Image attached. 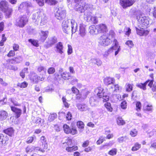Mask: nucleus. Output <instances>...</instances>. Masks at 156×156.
<instances>
[{
  "instance_id": "f257e3e1",
  "label": "nucleus",
  "mask_w": 156,
  "mask_h": 156,
  "mask_svg": "<svg viewBox=\"0 0 156 156\" xmlns=\"http://www.w3.org/2000/svg\"><path fill=\"white\" fill-rule=\"evenodd\" d=\"M115 34L112 30H110L106 35L100 37L98 40L99 44L102 46H107L112 42V38L114 37Z\"/></svg>"
},
{
  "instance_id": "f03ea898",
  "label": "nucleus",
  "mask_w": 156,
  "mask_h": 156,
  "mask_svg": "<svg viewBox=\"0 0 156 156\" xmlns=\"http://www.w3.org/2000/svg\"><path fill=\"white\" fill-rule=\"evenodd\" d=\"M113 43L114 44L105 52L103 55L104 57L107 58L109 55L114 52L115 55L116 56L121 50L120 46L119 45L118 42L116 39H114Z\"/></svg>"
},
{
  "instance_id": "7ed1b4c3",
  "label": "nucleus",
  "mask_w": 156,
  "mask_h": 156,
  "mask_svg": "<svg viewBox=\"0 0 156 156\" xmlns=\"http://www.w3.org/2000/svg\"><path fill=\"white\" fill-rule=\"evenodd\" d=\"M137 19L140 24L138 26L142 29L149 27L151 22V20L148 17L137 16Z\"/></svg>"
},
{
  "instance_id": "20e7f679",
  "label": "nucleus",
  "mask_w": 156,
  "mask_h": 156,
  "mask_svg": "<svg viewBox=\"0 0 156 156\" xmlns=\"http://www.w3.org/2000/svg\"><path fill=\"white\" fill-rule=\"evenodd\" d=\"M81 0H74L76 3L78 4V7L76 8L77 10L80 11L81 12H82L87 10L86 12H87V10L90 9L92 10L94 9L93 5L90 4H86L85 3H82L81 2Z\"/></svg>"
},
{
  "instance_id": "39448f33",
  "label": "nucleus",
  "mask_w": 156,
  "mask_h": 156,
  "mask_svg": "<svg viewBox=\"0 0 156 156\" xmlns=\"http://www.w3.org/2000/svg\"><path fill=\"white\" fill-rule=\"evenodd\" d=\"M62 146L63 148L69 152H71L78 149L77 146L73 145L72 140L70 139H69L66 142L63 143Z\"/></svg>"
},
{
  "instance_id": "423d86ee",
  "label": "nucleus",
  "mask_w": 156,
  "mask_h": 156,
  "mask_svg": "<svg viewBox=\"0 0 156 156\" xmlns=\"http://www.w3.org/2000/svg\"><path fill=\"white\" fill-rule=\"evenodd\" d=\"M94 92L99 98H102L104 102H106L109 100V97L106 95L104 89L101 87H98L95 89Z\"/></svg>"
},
{
  "instance_id": "0eeeda50",
  "label": "nucleus",
  "mask_w": 156,
  "mask_h": 156,
  "mask_svg": "<svg viewBox=\"0 0 156 156\" xmlns=\"http://www.w3.org/2000/svg\"><path fill=\"white\" fill-rule=\"evenodd\" d=\"M28 22V18L25 15H23L18 18L15 22V25L20 27H23Z\"/></svg>"
},
{
  "instance_id": "6e6552de",
  "label": "nucleus",
  "mask_w": 156,
  "mask_h": 156,
  "mask_svg": "<svg viewBox=\"0 0 156 156\" xmlns=\"http://www.w3.org/2000/svg\"><path fill=\"white\" fill-rule=\"evenodd\" d=\"M32 8V4L29 2H24L22 3L19 7V10L20 12L26 11L27 15L30 12V9Z\"/></svg>"
},
{
  "instance_id": "1a4fd4ad",
  "label": "nucleus",
  "mask_w": 156,
  "mask_h": 156,
  "mask_svg": "<svg viewBox=\"0 0 156 156\" xmlns=\"http://www.w3.org/2000/svg\"><path fill=\"white\" fill-rule=\"evenodd\" d=\"M63 48V44L61 42L57 43L54 48L55 52L60 54L61 57L62 59L64 58L65 55L64 53Z\"/></svg>"
},
{
  "instance_id": "9d476101",
  "label": "nucleus",
  "mask_w": 156,
  "mask_h": 156,
  "mask_svg": "<svg viewBox=\"0 0 156 156\" xmlns=\"http://www.w3.org/2000/svg\"><path fill=\"white\" fill-rule=\"evenodd\" d=\"M66 16V11L63 9L59 8L55 13L56 18L59 20L64 18Z\"/></svg>"
},
{
  "instance_id": "9b49d317",
  "label": "nucleus",
  "mask_w": 156,
  "mask_h": 156,
  "mask_svg": "<svg viewBox=\"0 0 156 156\" xmlns=\"http://www.w3.org/2000/svg\"><path fill=\"white\" fill-rule=\"evenodd\" d=\"M90 12H85L84 16L86 20L87 21H91L94 24L97 23L98 21L97 17L95 16H92Z\"/></svg>"
},
{
  "instance_id": "f8f14e48",
  "label": "nucleus",
  "mask_w": 156,
  "mask_h": 156,
  "mask_svg": "<svg viewBox=\"0 0 156 156\" xmlns=\"http://www.w3.org/2000/svg\"><path fill=\"white\" fill-rule=\"evenodd\" d=\"M134 2V0H120L119 3L123 8H126L132 6Z\"/></svg>"
},
{
  "instance_id": "ddd939ff",
  "label": "nucleus",
  "mask_w": 156,
  "mask_h": 156,
  "mask_svg": "<svg viewBox=\"0 0 156 156\" xmlns=\"http://www.w3.org/2000/svg\"><path fill=\"white\" fill-rule=\"evenodd\" d=\"M64 131L66 134L71 133L74 135L77 133V130L74 128H70L69 126L66 124H64L63 127Z\"/></svg>"
},
{
  "instance_id": "4468645a",
  "label": "nucleus",
  "mask_w": 156,
  "mask_h": 156,
  "mask_svg": "<svg viewBox=\"0 0 156 156\" xmlns=\"http://www.w3.org/2000/svg\"><path fill=\"white\" fill-rule=\"evenodd\" d=\"M96 27L98 33H104L108 31L107 27L105 24H100L97 25Z\"/></svg>"
},
{
  "instance_id": "2eb2a0df",
  "label": "nucleus",
  "mask_w": 156,
  "mask_h": 156,
  "mask_svg": "<svg viewBox=\"0 0 156 156\" xmlns=\"http://www.w3.org/2000/svg\"><path fill=\"white\" fill-rule=\"evenodd\" d=\"M69 24V22L68 20L64 21L62 23V29L64 32L68 34L70 31Z\"/></svg>"
},
{
  "instance_id": "dca6fc26",
  "label": "nucleus",
  "mask_w": 156,
  "mask_h": 156,
  "mask_svg": "<svg viewBox=\"0 0 156 156\" xmlns=\"http://www.w3.org/2000/svg\"><path fill=\"white\" fill-rule=\"evenodd\" d=\"M153 80H149L146 81L144 83H139L137 84L136 85L138 87L143 89V90H145L146 89V86L147 84L150 87H151L153 83Z\"/></svg>"
},
{
  "instance_id": "f3484780",
  "label": "nucleus",
  "mask_w": 156,
  "mask_h": 156,
  "mask_svg": "<svg viewBox=\"0 0 156 156\" xmlns=\"http://www.w3.org/2000/svg\"><path fill=\"white\" fill-rule=\"evenodd\" d=\"M103 82L105 85L108 86L110 84H113L115 82V80L113 78L106 77L104 79Z\"/></svg>"
},
{
  "instance_id": "a211bd4d",
  "label": "nucleus",
  "mask_w": 156,
  "mask_h": 156,
  "mask_svg": "<svg viewBox=\"0 0 156 156\" xmlns=\"http://www.w3.org/2000/svg\"><path fill=\"white\" fill-rule=\"evenodd\" d=\"M76 107L80 111H85L88 109L87 106L85 104L78 103L76 105Z\"/></svg>"
},
{
  "instance_id": "6ab92c4d",
  "label": "nucleus",
  "mask_w": 156,
  "mask_h": 156,
  "mask_svg": "<svg viewBox=\"0 0 156 156\" xmlns=\"http://www.w3.org/2000/svg\"><path fill=\"white\" fill-rule=\"evenodd\" d=\"M136 30L137 34L140 36H146L147 35L149 32L148 30H143L139 29L137 27H136Z\"/></svg>"
},
{
  "instance_id": "aec40b11",
  "label": "nucleus",
  "mask_w": 156,
  "mask_h": 156,
  "mask_svg": "<svg viewBox=\"0 0 156 156\" xmlns=\"http://www.w3.org/2000/svg\"><path fill=\"white\" fill-rule=\"evenodd\" d=\"M48 31H44L41 30L40 33V39L42 42H44L48 37Z\"/></svg>"
},
{
  "instance_id": "412c9836",
  "label": "nucleus",
  "mask_w": 156,
  "mask_h": 156,
  "mask_svg": "<svg viewBox=\"0 0 156 156\" xmlns=\"http://www.w3.org/2000/svg\"><path fill=\"white\" fill-rule=\"evenodd\" d=\"M79 34L82 37H84L86 34L85 26L83 23L80 25Z\"/></svg>"
},
{
  "instance_id": "4be33fe9",
  "label": "nucleus",
  "mask_w": 156,
  "mask_h": 156,
  "mask_svg": "<svg viewBox=\"0 0 156 156\" xmlns=\"http://www.w3.org/2000/svg\"><path fill=\"white\" fill-rule=\"evenodd\" d=\"M71 32L72 34L75 33L77 30V24L75 21L72 19L71 21Z\"/></svg>"
},
{
  "instance_id": "5701e85b",
  "label": "nucleus",
  "mask_w": 156,
  "mask_h": 156,
  "mask_svg": "<svg viewBox=\"0 0 156 156\" xmlns=\"http://www.w3.org/2000/svg\"><path fill=\"white\" fill-rule=\"evenodd\" d=\"M48 146L47 144H42L40 147H36L37 152L39 151L42 153H44L45 150L47 149Z\"/></svg>"
},
{
  "instance_id": "b1692460",
  "label": "nucleus",
  "mask_w": 156,
  "mask_h": 156,
  "mask_svg": "<svg viewBox=\"0 0 156 156\" xmlns=\"http://www.w3.org/2000/svg\"><path fill=\"white\" fill-rule=\"evenodd\" d=\"M9 7H8V4L7 2L5 1H2L0 3V10L3 11L5 9H7Z\"/></svg>"
},
{
  "instance_id": "393cba45",
  "label": "nucleus",
  "mask_w": 156,
  "mask_h": 156,
  "mask_svg": "<svg viewBox=\"0 0 156 156\" xmlns=\"http://www.w3.org/2000/svg\"><path fill=\"white\" fill-rule=\"evenodd\" d=\"M89 31L91 35H94L98 34V31L97 29V27L94 25L90 26L89 28Z\"/></svg>"
},
{
  "instance_id": "a878e982",
  "label": "nucleus",
  "mask_w": 156,
  "mask_h": 156,
  "mask_svg": "<svg viewBox=\"0 0 156 156\" xmlns=\"http://www.w3.org/2000/svg\"><path fill=\"white\" fill-rule=\"evenodd\" d=\"M11 110L16 114V117L17 118L19 117L21 114L22 110L14 107L11 106Z\"/></svg>"
},
{
  "instance_id": "bb28decb",
  "label": "nucleus",
  "mask_w": 156,
  "mask_h": 156,
  "mask_svg": "<svg viewBox=\"0 0 156 156\" xmlns=\"http://www.w3.org/2000/svg\"><path fill=\"white\" fill-rule=\"evenodd\" d=\"M41 12H38L34 14L33 15L32 19L34 22L37 23L40 21V16Z\"/></svg>"
},
{
  "instance_id": "cd10ccee",
  "label": "nucleus",
  "mask_w": 156,
  "mask_h": 156,
  "mask_svg": "<svg viewBox=\"0 0 156 156\" xmlns=\"http://www.w3.org/2000/svg\"><path fill=\"white\" fill-rule=\"evenodd\" d=\"M39 17L40 21L41 20V25H44L47 22V17L42 12H41Z\"/></svg>"
},
{
  "instance_id": "c85d7f7f",
  "label": "nucleus",
  "mask_w": 156,
  "mask_h": 156,
  "mask_svg": "<svg viewBox=\"0 0 156 156\" xmlns=\"http://www.w3.org/2000/svg\"><path fill=\"white\" fill-rule=\"evenodd\" d=\"M8 115L6 112L4 110L0 111V120L3 121L6 119Z\"/></svg>"
},
{
  "instance_id": "c756f323",
  "label": "nucleus",
  "mask_w": 156,
  "mask_h": 156,
  "mask_svg": "<svg viewBox=\"0 0 156 156\" xmlns=\"http://www.w3.org/2000/svg\"><path fill=\"white\" fill-rule=\"evenodd\" d=\"M3 12L5 13V17L7 18H9L12 15V10L11 8L9 7L7 9L4 11Z\"/></svg>"
},
{
  "instance_id": "7c9ffc66",
  "label": "nucleus",
  "mask_w": 156,
  "mask_h": 156,
  "mask_svg": "<svg viewBox=\"0 0 156 156\" xmlns=\"http://www.w3.org/2000/svg\"><path fill=\"white\" fill-rule=\"evenodd\" d=\"M33 151L37 152L36 147L33 146H28L26 148V151L27 153L31 152Z\"/></svg>"
},
{
  "instance_id": "2f4dec72",
  "label": "nucleus",
  "mask_w": 156,
  "mask_h": 156,
  "mask_svg": "<svg viewBox=\"0 0 156 156\" xmlns=\"http://www.w3.org/2000/svg\"><path fill=\"white\" fill-rule=\"evenodd\" d=\"M38 76L35 74H33L30 77V80L34 83H38Z\"/></svg>"
},
{
  "instance_id": "473e14b6",
  "label": "nucleus",
  "mask_w": 156,
  "mask_h": 156,
  "mask_svg": "<svg viewBox=\"0 0 156 156\" xmlns=\"http://www.w3.org/2000/svg\"><path fill=\"white\" fill-rule=\"evenodd\" d=\"M57 42L56 38L55 37H51L49 39L48 41V45L49 46H51L52 45L56 43Z\"/></svg>"
},
{
  "instance_id": "72a5a7b5",
  "label": "nucleus",
  "mask_w": 156,
  "mask_h": 156,
  "mask_svg": "<svg viewBox=\"0 0 156 156\" xmlns=\"http://www.w3.org/2000/svg\"><path fill=\"white\" fill-rule=\"evenodd\" d=\"M4 132L9 136H11L14 133V130L12 128H10L4 130Z\"/></svg>"
},
{
  "instance_id": "f704fd0d",
  "label": "nucleus",
  "mask_w": 156,
  "mask_h": 156,
  "mask_svg": "<svg viewBox=\"0 0 156 156\" xmlns=\"http://www.w3.org/2000/svg\"><path fill=\"white\" fill-rule=\"evenodd\" d=\"M61 77L65 80H68L70 77V73L66 72L61 73Z\"/></svg>"
},
{
  "instance_id": "c9c22d12",
  "label": "nucleus",
  "mask_w": 156,
  "mask_h": 156,
  "mask_svg": "<svg viewBox=\"0 0 156 156\" xmlns=\"http://www.w3.org/2000/svg\"><path fill=\"white\" fill-rule=\"evenodd\" d=\"M117 124L119 125H123L125 124V122L121 117H118L116 119Z\"/></svg>"
},
{
  "instance_id": "e433bc0d",
  "label": "nucleus",
  "mask_w": 156,
  "mask_h": 156,
  "mask_svg": "<svg viewBox=\"0 0 156 156\" xmlns=\"http://www.w3.org/2000/svg\"><path fill=\"white\" fill-rule=\"evenodd\" d=\"M143 109L145 112L151 111L152 109V106L151 105H146L145 104L144 106Z\"/></svg>"
},
{
  "instance_id": "4c0bfd02",
  "label": "nucleus",
  "mask_w": 156,
  "mask_h": 156,
  "mask_svg": "<svg viewBox=\"0 0 156 156\" xmlns=\"http://www.w3.org/2000/svg\"><path fill=\"white\" fill-rule=\"evenodd\" d=\"M28 73V68H25L21 71L20 75L22 78H24L25 77V74Z\"/></svg>"
},
{
  "instance_id": "58836bf2",
  "label": "nucleus",
  "mask_w": 156,
  "mask_h": 156,
  "mask_svg": "<svg viewBox=\"0 0 156 156\" xmlns=\"http://www.w3.org/2000/svg\"><path fill=\"white\" fill-rule=\"evenodd\" d=\"M141 144L137 142L135 143L134 145L132 148L133 151H136L139 150L141 147Z\"/></svg>"
},
{
  "instance_id": "ea45409f",
  "label": "nucleus",
  "mask_w": 156,
  "mask_h": 156,
  "mask_svg": "<svg viewBox=\"0 0 156 156\" xmlns=\"http://www.w3.org/2000/svg\"><path fill=\"white\" fill-rule=\"evenodd\" d=\"M92 62L94 64H97L98 66H100L102 64L101 61L99 59L94 58L91 59Z\"/></svg>"
},
{
  "instance_id": "a19ab883",
  "label": "nucleus",
  "mask_w": 156,
  "mask_h": 156,
  "mask_svg": "<svg viewBox=\"0 0 156 156\" xmlns=\"http://www.w3.org/2000/svg\"><path fill=\"white\" fill-rule=\"evenodd\" d=\"M123 31L125 34L128 37L129 36L131 33V29L128 27H125Z\"/></svg>"
},
{
  "instance_id": "79ce46f5",
  "label": "nucleus",
  "mask_w": 156,
  "mask_h": 156,
  "mask_svg": "<svg viewBox=\"0 0 156 156\" xmlns=\"http://www.w3.org/2000/svg\"><path fill=\"white\" fill-rule=\"evenodd\" d=\"M57 117V115L56 113L51 114L48 117V120L50 122L53 121Z\"/></svg>"
},
{
  "instance_id": "37998d69",
  "label": "nucleus",
  "mask_w": 156,
  "mask_h": 156,
  "mask_svg": "<svg viewBox=\"0 0 156 156\" xmlns=\"http://www.w3.org/2000/svg\"><path fill=\"white\" fill-rule=\"evenodd\" d=\"M28 83L25 81L22 83H19L17 84V86L21 88H25L28 86Z\"/></svg>"
},
{
  "instance_id": "c03bdc74",
  "label": "nucleus",
  "mask_w": 156,
  "mask_h": 156,
  "mask_svg": "<svg viewBox=\"0 0 156 156\" xmlns=\"http://www.w3.org/2000/svg\"><path fill=\"white\" fill-rule=\"evenodd\" d=\"M117 152V149L114 148L112 149L108 153V154L110 155L114 156L116 154Z\"/></svg>"
},
{
  "instance_id": "a18cd8bd",
  "label": "nucleus",
  "mask_w": 156,
  "mask_h": 156,
  "mask_svg": "<svg viewBox=\"0 0 156 156\" xmlns=\"http://www.w3.org/2000/svg\"><path fill=\"white\" fill-rule=\"evenodd\" d=\"M126 90L127 92H130L133 90V86L132 85L127 83L126 85Z\"/></svg>"
},
{
  "instance_id": "49530a36",
  "label": "nucleus",
  "mask_w": 156,
  "mask_h": 156,
  "mask_svg": "<svg viewBox=\"0 0 156 156\" xmlns=\"http://www.w3.org/2000/svg\"><path fill=\"white\" fill-rule=\"evenodd\" d=\"M90 103L92 106H95L96 105V101L94 97H91L90 99Z\"/></svg>"
},
{
  "instance_id": "de8ad7c7",
  "label": "nucleus",
  "mask_w": 156,
  "mask_h": 156,
  "mask_svg": "<svg viewBox=\"0 0 156 156\" xmlns=\"http://www.w3.org/2000/svg\"><path fill=\"white\" fill-rule=\"evenodd\" d=\"M45 2L46 3L51 5H55L57 4V1L55 0H45Z\"/></svg>"
},
{
  "instance_id": "09e8293b",
  "label": "nucleus",
  "mask_w": 156,
  "mask_h": 156,
  "mask_svg": "<svg viewBox=\"0 0 156 156\" xmlns=\"http://www.w3.org/2000/svg\"><path fill=\"white\" fill-rule=\"evenodd\" d=\"M137 131L135 129H132L130 132V134L132 137L136 136L137 134Z\"/></svg>"
},
{
  "instance_id": "8fccbe9b",
  "label": "nucleus",
  "mask_w": 156,
  "mask_h": 156,
  "mask_svg": "<svg viewBox=\"0 0 156 156\" xmlns=\"http://www.w3.org/2000/svg\"><path fill=\"white\" fill-rule=\"evenodd\" d=\"M150 148L154 150L156 149V140L152 141L151 142Z\"/></svg>"
},
{
  "instance_id": "3c124183",
  "label": "nucleus",
  "mask_w": 156,
  "mask_h": 156,
  "mask_svg": "<svg viewBox=\"0 0 156 156\" xmlns=\"http://www.w3.org/2000/svg\"><path fill=\"white\" fill-rule=\"evenodd\" d=\"M111 105L110 103L107 102L105 104V106L108 110L109 112H112V111L113 109L111 106Z\"/></svg>"
},
{
  "instance_id": "603ef678",
  "label": "nucleus",
  "mask_w": 156,
  "mask_h": 156,
  "mask_svg": "<svg viewBox=\"0 0 156 156\" xmlns=\"http://www.w3.org/2000/svg\"><path fill=\"white\" fill-rule=\"evenodd\" d=\"M29 42L31 43V44L36 47H38V43L37 41L36 40H32V39H29L28 40Z\"/></svg>"
},
{
  "instance_id": "864d4df0",
  "label": "nucleus",
  "mask_w": 156,
  "mask_h": 156,
  "mask_svg": "<svg viewBox=\"0 0 156 156\" xmlns=\"http://www.w3.org/2000/svg\"><path fill=\"white\" fill-rule=\"evenodd\" d=\"M127 103L126 101H122L120 104V107L123 109H126L127 108Z\"/></svg>"
},
{
  "instance_id": "5fc2aeb1",
  "label": "nucleus",
  "mask_w": 156,
  "mask_h": 156,
  "mask_svg": "<svg viewBox=\"0 0 156 156\" xmlns=\"http://www.w3.org/2000/svg\"><path fill=\"white\" fill-rule=\"evenodd\" d=\"M82 94L83 93H82L81 94L78 93L76 94V99L78 100H82V99L85 98L86 97V95H85L84 97H83L82 95Z\"/></svg>"
},
{
  "instance_id": "6e6d98bb",
  "label": "nucleus",
  "mask_w": 156,
  "mask_h": 156,
  "mask_svg": "<svg viewBox=\"0 0 156 156\" xmlns=\"http://www.w3.org/2000/svg\"><path fill=\"white\" fill-rule=\"evenodd\" d=\"M63 104L66 108H68L69 107V105L66 101V98L64 97H63L62 98Z\"/></svg>"
},
{
  "instance_id": "4d7b16f0",
  "label": "nucleus",
  "mask_w": 156,
  "mask_h": 156,
  "mask_svg": "<svg viewBox=\"0 0 156 156\" xmlns=\"http://www.w3.org/2000/svg\"><path fill=\"white\" fill-rule=\"evenodd\" d=\"M77 125L78 127L80 129H83L84 128V125L83 123L81 121H79L77 123Z\"/></svg>"
},
{
  "instance_id": "13d9d810",
  "label": "nucleus",
  "mask_w": 156,
  "mask_h": 156,
  "mask_svg": "<svg viewBox=\"0 0 156 156\" xmlns=\"http://www.w3.org/2000/svg\"><path fill=\"white\" fill-rule=\"evenodd\" d=\"M2 40L0 41V46H3L4 45V42L6 40V38L5 37V35L4 34H2Z\"/></svg>"
},
{
  "instance_id": "bf43d9fd",
  "label": "nucleus",
  "mask_w": 156,
  "mask_h": 156,
  "mask_svg": "<svg viewBox=\"0 0 156 156\" xmlns=\"http://www.w3.org/2000/svg\"><path fill=\"white\" fill-rule=\"evenodd\" d=\"M111 88L112 89H113V88H114L115 89L114 91V92H116L119 90V86L118 84H115L114 85L112 86Z\"/></svg>"
},
{
  "instance_id": "052dcab7",
  "label": "nucleus",
  "mask_w": 156,
  "mask_h": 156,
  "mask_svg": "<svg viewBox=\"0 0 156 156\" xmlns=\"http://www.w3.org/2000/svg\"><path fill=\"white\" fill-rule=\"evenodd\" d=\"M5 137L2 134H0V145L2 144L3 143H5Z\"/></svg>"
},
{
  "instance_id": "680f3d73",
  "label": "nucleus",
  "mask_w": 156,
  "mask_h": 156,
  "mask_svg": "<svg viewBox=\"0 0 156 156\" xmlns=\"http://www.w3.org/2000/svg\"><path fill=\"white\" fill-rule=\"evenodd\" d=\"M141 103L140 102H137L136 103V109L137 111L139 112L141 109Z\"/></svg>"
},
{
  "instance_id": "e2e57ef3",
  "label": "nucleus",
  "mask_w": 156,
  "mask_h": 156,
  "mask_svg": "<svg viewBox=\"0 0 156 156\" xmlns=\"http://www.w3.org/2000/svg\"><path fill=\"white\" fill-rule=\"evenodd\" d=\"M127 139V137L126 136H122L119 137L118 139V141L119 143H122L124 141V140Z\"/></svg>"
},
{
  "instance_id": "0e129e2a",
  "label": "nucleus",
  "mask_w": 156,
  "mask_h": 156,
  "mask_svg": "<svg viewBox=\"0 0 156 156\" xmlns=\"http://www.w3.org/2000/svg\"><path fill=\"white\" fill-rule=\"evenodd\" d=\"M55 71L54 68L51 67L48 68V73L49 74H52L55 72Z\"/></svg>"
},
{
  "instance_id": "69168bd1",
  "label": "nucleus",
  "mask_w": 156,
  "mask_h": 156,
  "mask_svg": "<svg viewBox=\"0 0 156 156\" xmlns=\"http://www.w3.org/2000/svg\"><path fill=\"white\" fill-rule=\"evenodd\" d=\"M16 63L20 62L23 60V58L20 56H18L17 57L14 58Z\"/></svg>"
},
{
  "instance_id": "338daca9",
  "label": "nucleus",
  "mask_w": 156,
  "mask_h": 156,
  "mask_svg": "<svg viewBox=\"0 0 156 156\" xmlns=\"http://www.w3.org/2000/svg\"><path fill=\"white\" fill-rule=\"evenodd\" d=\"M105 140V138L102 136H101L100 137L99 139L97 141L96 143L97 144L99 145L102 143Z\"/></svg>"
},
{
  "instance_id": "774afa93",
  "label": "nucleus",
  "mask_w": 156,
  "mask_h": 156,
  "mask_svg": "<svg viewBox=\"0 0 156 156\" xmlns=\"http://www.w3.org/2000/svg\"><path fill=\"white\" fill-rule=\"evenodd\" d=\"M40 141L42 144H47L46 142V139L44 136H42L41 137Z\"/></svg>"
}]
</instances>
